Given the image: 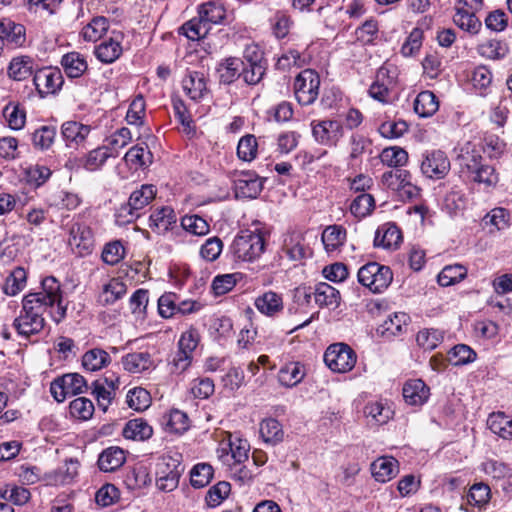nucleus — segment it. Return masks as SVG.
<instances>
[{"mask_svg": "<svg viewBox=\"0 0 512 512\" xmlns=\"http://www.w3.org/2000/svg\"><path fill=\"white\" fill-rule=\"evenodd\" d=\"M66 311L60 282L55 277L48 276L41 281L39 291L30 292L23 297L20 314L14 319L12 327L18 336L29 339L43 331L45 313L59 323L65 318Z\"/></svg>", "mask_w": 512, "mask_h": 512, "instance_id": "obj_1", "label": "nucleus"}, {"mask_svg": "<svg viewBox=\"0 0 512 512\" xmlns=\"http://www.w3.org/2000/svg\"><path fill=\"white\" fill-rule=\"evenodd\" d=\"M184 470L180 454L161 456L156 463V486L164 492L175 490Z\"/></svg>", "mask_w": 512, "mask_h": 512, "instance_id": "obj_2", "label": "nucleus"}, {"mask_svg": "<svg viewBox=\"0 0 512 512\" xmlns=\"http://www.w3.org/2000/svg\"><path fill=\"white\" fill-rule=\"evenodd\" d=\"M265 245L260 231L244 230L234 238L230 249L236 259L253 262L264 253Z\"/></svg>", "mask_w": 512, "mask_h": 512, "instance_id": "obj_3", "label": "nucleus"}, {"mask_svg": "<svg viewBox=\"0 0 512 512\" xmlns=\"http://www.w3.org/2000/svg\"><path fill=\"white\" fill-rule=\"evenodd\" d=\"M68 244L79 256L92 253L95 237L92 228L80 216L73 218L68 228Z\"/></svg>", "mask_w": 512, "mask_h": 512, "instance_id": "obj_4", "label": "nucleus"}, {"mask_svg": "<svg viewBox=\"0 0 512 512\" xmlns=\"http://www.w3.org/2000/svg\"><path fill=\"white\" fill-rule=\"evenodd\" d=\"M357 277L363 286L374 293H380L390 285L393 274L388 266L370 262L359 269Z\"/></svg>", "mask_w": 512, "mask_h": 512, "instance_id": "obj_5", "label": "nucleus"}, {"mask_svg": "<svg viewBox=\"0 0 512 512\" xmlns=\"http://www.w3.org/2000/svg\"><path fill=\"white\" fill-rule=\"evenodd\" d=\"M356 353L344 343L330 345L324 353V362L333 372L346 373L356 364Z\"/></svg>", "mask_w": 512, "mask_h": 512, "instance_id": "obj_6", "label": "nucleus"}, {"mask_svg": "<svg viewBox=\"0 0 512 512\" xmlns=\"http://www.w3.org/2000/svg\"><path fill=\"white\" fill-rule=\"evenodd\" d=\"M320 77L312 69L301 71L294 80V93L299 104L310 105L319 94Z\"/></svg>", "mask_w": 512, "mask_h": 512, "instance_id": "obj_7", "label": "nucleus"}, {"mask_svg": "<svg viewBox=\"0 0 512 512\" xmlns=\"http://www.w3.org/2000/svg\"><path fill=\"white\" fill-rule=\"evenodd\" d=\"M32 82L38 95L44 98L59 92L64 84V78L58 68L37 67Z\"/></svg>", "mask_w": 512, "mask_h": 512, "instance_id": "obj_8", "label": "nucleus"}, {"mask_svg": "<svg viewBox=\"0 0 512 512\" xmlns=\"http://www.w3.org/2000/svg\"><path fill=\"white\" fill-rule=\"evenodd\" d=\"M86 389V380L78 373L65 374L50 385V392L57 402H63L67 396L81 394Z\"/></svg>", "mask_w": 512, "mask_h": 512, "instance_id": "obj_9", "label": "nucleus"}, {"mask_svg": "<svg viewBox=\"0 0 512 512\" xmlns=\"http://www.w3.org/2000/svg\"><path fill=\"white\" fill-rule=\"evenodd\" d=\"M420 169L425 177L440 180L450 171V160L441 150L426 151L422 155Z\"/></svg>", "mask_w": 512, "mask_h": 512, "instance_id": "obj_10", "label": "nucleus"}, {"mask_svg": "<svg viewBox=\"0 0 512 512\" xmlns=\"http://www.w3.org/2000/svg\"><path fill=\"white\" fill-rule=\"evenodd\" d=\"M311 129L316 142L327 147L337 146L344 134L343 125L337 120H314Z\"/></svg>", "mask_w": 512, "mask_h": 512, "instance_id": "obj_11", "label": "nucleus"}, {"mask_svg": "<svg viewBox=\"0 0 512 512\" xmlns=\"http://www.w3.org/2000/svg\"><path fill=\"white\" fill-rule=\"evenodd\" d=\"M38 67L35 57L29 54H16L11 57L6 67L7 77L16 82L33 78Z\"/></svg>", "mask_w": 512, "mask_h": 512, "instance_id": "obj_12", "label": "nucleus"}, {"mask_svg": "<svg viewBox=\"0 0 512 512\" xmlns=\"http://www.w3.org/2000/svg\"><path fill=\"white\" fill-rule=\"evenodd\" d=\"M79 461L70 458L57 469L43 474V482L48 486H63L71 484L78 476Z\"/></svg>", "mask_w": 512, "mask_h": 512, "instance_id": "obj_13", "label": "nucleus"}, {"mask_svg": "<svg viewBox=\"0 0 512 512\" xmlns=\"http://www.w3.org/2000/svg\"><path fill=\"white\" fill-rule=\"evenodd\" d=\"M157 190L151 184H144L139 189L133 191L129 197L128 204L122 208L127 211L131 217H139V211L149 205L155 198Z\"/></svg>", "mask_w": 512, "mask_h": 512, "instance_id": "obj_14", "label": "nucleus"}, {"mask_svg": "<svg viewBox=\"0 0 512 512\" xmlns=\"http://www.w3.org/2000/svg\"><path fill=\"white\" fill-rule=\"evenodd\" d=\"M91 132L89 125L77 121H66L61 126V135L67 147L78 148L83 145Z\"/></svg>", "mask_w": 512, "mask_h": 512, "instance_id": "obj_15", "label": "nucleus"}, {"mask_svg": "<svg viewBox=\"0 0 512 512\" xmlns=\"http://www.w3.org/2000/svg\"><path fill=\"white\" fill-rule=\"evenodd\" d=\"M394 84V78L389 75V69L381 67L377 71L375 81L369 88V95L379 102L388 103Z\"/></svg>", "mask_w": 512, "mask_h": 512, "instance_id": "obj_16", "label": "nucleus"}, {"mask_svg": "<svg viewBox=\"0 0 512 512\" xmlns=\"http://www.w3.org/2000/svg\"><path fill=\"white\" fill-rule=\"evenodd\" d=\"M236 197L256 198L263 189L262 180L254 173H242L234 181Z\"/></svg>", "mask_w": 512, "mask_h": 512, "instance_id": "obj_17", "label": "nucleus"}, {"mask_svg": "<svg viewBox=\"0 0 512 512\" xmlns=\"http://www.w3.org/2000/svg\"><path fill=\"white\" fill-rule=\"evenodd\" d=\"M468 0H458L456 2V13L453 16L454 23L461 29L470 33H477L481 27V22L476 17L474 10L467 8Z\"/></svg>", "mask_w": 512, "mask_h": 512, "instance_id": "obj_18", "label": "nucleus"}, {"mask_svg": "<svg viewBox=\"0 0 512 512\" xmlns=\"http://www.w3.org/2000/svg\"><path fill=\"white\" fill-rule=\"evenodd\" d=\"M0 34L15 48H23L26 45V28L23 24L16 23L10 18L0 19Z\"/></svg>", "mask_w": 512, "mask_h": 512, "instance_id": "obj_19", "label": "nucleus"}, {"mask_svg": "<svg viewBox=\"0 0 512 512\" xmlns=\"http://www.w3.org/2000/svg\"><path fill=\"white\" fill-rule=\"evenodd\" d=\"M182 87L186 95L194 101L202 99L208 93L207 79L199 71H189L182 80Z\"/></svg>", "mask_w": 512, "mask_h": 512, "instance_id": "obj_20", "label": "nucleus"}, {"mask_svg": "<svg viewBox=\"0 0 512 512\" xmlns=\"http://www.w3.org/2000/svg\"><path fill=\"white\" fill-rule=\"evenodd\" d=\"M125 371L132 374H140L155 368L154 360L148 352H132L121 359Z\"/></svg>", "mask_w": 512, "mask_h": 512, "instance_id": "obj_21", "label": "nucleus"}, {"mask_svg": "<svg viewBox=\"0 0 512 512\" xmlns=\"http://www.w3.org/2000/svg\"><path fill=\"white\" fill-rule=\"evenodd\" d=\"M176 222V213L168 206L156 209L149 217V227L157 234L166 233Z\"/></svg>", "mask_w": 512, "mask_h": 512, "instance_id": "obj_22", "label": "nucleus"}, {"mask_svg": "<svg viewBox=\"0 0 512 512\" xmlns=\"http://www.w3.org/2000/svg\"><path fill=\"white\" fill-rule=\"evenodd\" d=\"M282 252L289 260L300 261L309 255L310 250L305 243L304 236L301 233L294 232L285 238Z\"/></svg>", "mask_w": 512, "mask_h": 512, "instance_id": "obj_23", "label": "nucleus"}, {"mask_svg": "<svg viewBox=\"0 0 512 512\" xmlns=\"http://www.w3.org/2000/svg\"><path fill=\"white\" fill-rule=\"evenodd\" d=\"M254 304L260 313L269 317L277 316L284 308L282 295L272 290L259 295Z\"/></svg>", "mask_w": 512, "mask_h": 512, "instance_id": "obj_24", "label": "nucleus"}, {"mask_svg": "<svg viewBox=\"0 0 512 512\" xmlns=\"http://www.w3.org/2000/svg\"><path fill=\"white\" fill-rule=\"evenodd\" d=\"M402 242V234L394 223H386L380 226L375 233L374 245L386 249H395Z\"/></svg>", "mask_w": 512, "mask_h": 512, "instance_id": "obj_25", "label": "nucleus"}, {"mask_svg": "<svg viewBox=\"0 0 512 512\" xmlns=\"http://www.w3.org/2000/svg\"><path fill=\"white\" fill-rule=\"evenodd\" d=\"M374 479L386 483L399 473V463L393 457H380L371 464Z\"/></svg>", "mask_w": 512, "mask_h": 512, "instance_id": "obj_26", "label": "nucleus"}, {"mask_svg": "<svg viewBox=\"0 0 512 512\" xmlns=\"http://www.w3.org/2000/svg\"><path fill=\"white\" fill-rule=\"evenodd\" d=\"M429 387L421 379L407 381L403 386V397L407 404L419 406L429 397Z\"/></svg>", "mask_w": 512, "mask_h": 512, "instance_id": "obj_27", "label": "nucleus"}, {"mask_svg": "<svg viewBox=\"0 0 512 512\" xmlns=\"http://www.w3.org/2000/svg\"><path fill=\"white\" fill-rule=\"evenodd\" d=\"M305 366L300 362H289L282 366L278 372V381L282 386L292 388L298 385L305 377Z\"/></svg>", "mask_w": 512, "mask_h": 512, "instance_id": "obj_28", "label": "nucleus"}, {"mask_svg": "<svg viewBox=\"0 0 512 512\" xmlns=\"http://www.w3.org/2000/svg\"><path fill=\"white\" fill-rule=\"evenodd\" d=\"M458 161L462 171L466 170L469 176L484 164L482 163V156L472 142H466L460 148Z\"/></svg>", "mask_w": 512, "mask_h": 512, "instance_id": "obj_29", "label": "nucleus"}, {"mask_svg": "<svg viewBox=\"0 0 512 512\" xmlns=\"http://www.w3.org/2000/svg\"><path fill=\"white\" fill-rule=\"evenodd\" d=\"M126 461L125 451L112 446L102 451L98 458V466L101 471L112 472L120 468Z\"/></svg>", "mask_w": 512, "mask_h": 512, "instance_id": "obj_30", "label": "nucleus"}, {"mask_svg": "<svg viewBox=\"0 0 512 512\" xmlns=\"http://www.w3.org/2000/svg\"><path fill=\"white\" fill-rule=\"evenodd\" d=\"M122 435L126 439L134 441H145L153 435V428L143 418H135L129 420L122 431Z\"/></svg>", "mask_w": 512, "mask_h": 512, "instance_id": "obj_31", "label": "nucleus"}, {"mask_svg": "<svg viewBox=\"0 0 512 512\" xmlns=\"http://www.w3.org/2000/svg\"><path fill=\"white\" fill-rule=\"evenodd\" d=\"M490 431L500 438L512 440V419L504 412H493L487 419Z\"/></svg>", "mask_w": 512, "mask_h": 512, "instance_id": "obj_32", "label": "nucleus"}, {"mask_svg": "<svg viewBox=\"0 0 512 512\" xmlns=\"http://www.w3.org/2000/svg\"><path fill=\"white\" fill-rule=\"evenodd\" d=\"M94 54L102 63L110 64L121 56L122 46L114 38L105 39L95 47Z\"/></svg>", "mask_w": 512, "mask_h": 512, "instance_id": "obj_33", "label": "nucleus"}, {"mask_svg": "<svg viewBox=\"0 0 512 512\" xmlns=\"http://www.w3.org/2000/svg\"><path fill=\"white\" fill-rule=\"evenodd\" d=\"M438 109V99L431 91L426 90L420 92L414 100V111L420 117H430L434 115Z\"/></svg>", "mask_w": 512, "mask_h": 512, "instance_id": "obj_34", "label": "nucleus"}, {"mask_svg": "<svg viewBox=\"0 0 512 512\" xmlns=\"http://www.w3.org/2000/svg\"><path fill=\"white\" fill-rule=\"evenodd\" d=\"M315 302L320 307L337 308L340 303V293L333 286L322 282L316 285L313 292Z\"/></svg>", "mask_w": 512, "mask_h": 512, "instance_id": "obj_35", "label": "nucleus"}, {"mask_svg": "<svg viewBox=\"0 0 512 512\" xmlns=\"http://www.w3.org/2000/svg\"><path fill=\"white\" fill-rule=\"evenodd\" d=\"M61 65L69 78H78L87 70V62L78 52H70L63 55Z\"/></svg>", "mask_w": 512, "mask_h": 512, "instance_id": "obj_36", "label": "nucleus"}, {"mask_svg": "<svg viewBox=\"0 0 512 512\" xmlns=\"http://www.w3.org/2000/svg\"><path fill=\"white\" fill-rule=\"evenodd\" d=\"M259 433L263 441L270 445H276L284 439L282 425L274 418L264 419L260 423Z\"/></svg>", "mask_w": 512, "mask_h": 512, "instance_id": "obj_37", "label": "nucleus"}, {"mask_svg": "<svg viewBox=\"0 0 512 512\" xmlns=\"http://www.w3.org/2000/svg\"><path fill=\"white\" fill-rule=\"evenodd\" d=\"M124 160L130 168L137 170L152 163V153L147 145H135L126 152Z\"/></svg>", "mask_w": 512, "mask_h": 512, "instance_id": "obj_38", "label": "nucleus"}, {"mask_svg": "<svg viewBox=\"0 0 512 512\" xmlns=\"http://www.w3.org/2000/svg\"><path fill=\"white\" fill-rule=\"evenodd\" d=\"M27 273L24 268L16 267L5 278L2 291L8 296H15L26 286Z\"/></svg>", "mask_w": 512, "mask_h": 512, "instance_id": "obj_39", "label": "nucleus"}, {"mask_svg": "<svg viewBox=\"0 0 512 512\" xmlns=\"http://www.w3.org/2000/svg\"><path fill=\"white\" fill-rule=\"evenodd\" d=\"M111 362L110 355L103 349L93 348L84 353L82 357V366L87 371H98Z\"/></svg>", "mask_w": 512, "mask_h": 512, "instance_id": "obj_40", "label": "nucleus"}, {"mask_svg": "<svg viewBox=\"0 0 512 512\" xmlns=\"http://www.w3.org/2000/svg\"><path fill=\"white\" fill-rule=\"evenodd\" d=\"M321 239L325 250L334 252L344 244L346 230L339 225H330L324 229Z\"/></svg>", "mask_w": 512, "mask_h": 512, "instance_id": "obj_41", "label": "nucleus"}, {"mask_svg": "<svg viewBox=\"0 0 512 512\" xmlns=\"http://www.w3.org/2000/svg\"><path fill=\"white\" fill-rule=\"evenodd\" d=\"M163 424L167 432L183 434L189 428V418L186 413L178 409H172L163 416Z\"/></svg>", "mask_w": 512, "mask_h": 512, "instance_id": "obj_42", "label": "nucleus"}, {"mask_svg": "<svg viewBox=\"0 0 512 512\" xmlns=\"http://www.w3.org/2000/svg\"><path fill=\"white\" fill-rule=\"evenodd\" d=\"M127 292V286L120 278H112L103 285L101 301L108 305L121 299Z\"/></svg>", "mask_w": 512, "mask_h": 512, "instance_id": "obj_43", "label": "nucleus"}, {"mask_svg": "<svg viewBox=\"0 0 512 512\" xmlns=\"http://www.w3.org/2000/svg\"><path fill=\"white\" fill-rule=\"evenodd\" d=\"M198 14L211 28L213 24H219L224 20L226 11L220 3L209 1L200 6Z\"/></svg>", "mask_w": 512, "mask_h": 512, "instance_id": "obj_44", "label": "nucleus"}, {"mask_svg": "<svg viewBox=\"0 0 512 512\" xmlns=\"http://www.w3.org/2000/svg\"><path fill=\"white\" fill-rule=\"evenodd\" d=\"M243 61L237 57L225 59L219 67L220 81L225 84L234 82L241 76Z\"/></svg>", "mask_w": 512, "mask_h": 512, "instance_id": "obj_45", "label": "nucleus"}, {"mask_svg": "<svg viewBox=\"0 0 512 512\" xmlns=\"http://www.w3.org/2000/svg\"><path fill=\"white\" fill-rule=\"evenodd\" d=\"M411 179L409 171L404 169H393L383 173L381 181L385 187L393 191L402 190Z\"/></svg>", "mask_w": 512, "mask_h": 512, "instance_id": "obj_46", "label": "nucleus"}, {"mask_svg": "<svg viewBox=\"0 0 512 512\" xmlns=\"http://www.w3.org/2000/svg\"><path fill=\"white\" fill-rule=\"evenodd\" d=\"M56 135V127L43 125L32 133L33 146L41 151L48 150L53 145Z\"/></svg>", "mask_w": 512, "mask_h": 512, "instance_id": "obj_47", "label": "nucleus"}, {"mask_svg": "<svg viewBox=\"0 0 512 512\" xmlns=\"http://www.w3.org/2000/svg\"><path fill=\"white\" fill-rule=\"evenodd\" d=\"M470 177L474 182L483 185L485 189L494 188L499 182V175L495 167L488 164H483Z\"/></svg>", "mask_w": 512, "mask_h": 512, "instance_id": "obj_48", "label": "nucleus"}, {"mask_svg": "<svg viewBox=\"0 0 512 512\" xmlns=\"http://www.w3.org/2000/svg\"><path fill=\"white\" fill-rule=\"evenodd\" d=\"M467 275V269L463 265L455 264L445 266L438 275V283L443 287L454 285L463 280Z\"/></svg>", "mask_w": 512, "mask_h": 512, "instance_id": "obj_49", "label": "nucleus"}, {"mask_svg": "<svg viewBox=\"0 0 512 512\" xmlns=\"http://www.w3.org/2000/svg\"><path fill=\"white\" fill-rule=\"evenodd\" d=\"M126 402L135 411H144L151 405L150 393L142 387H134L127 392Z\"/></svg>", "mask_w": 512, "mask_h": 512, "instance_id": "obj_50", "label": "nucleus"}, {"mask_svg": "<svg viewBox=\"0 0 512 512\" xmlns=\"http://www.w3.org/2000/svg\"><path fill=\"white\" fill-rule=\"evenodd\" d=\"M210 29L206 22L199 16L187 21L180 28L181 32L192 41L204 38L209 33Z\"/></svg>", "mask_w": 512, "mask_h": 512, "instance_id": "obj_51", "label": "nucleus"}, {"mask_svg": "<svg viewBox=\"0 0 512 512\" xmlns=\"http://www.w3.org/2000/svg\"><path fill=\"white\" fill-rule=\"evenodd\" d=\"M478 53L490 60H499L506 56L508 47L498 40H488L478 45Z\"/></svg>", "mask_w": 512, "mask_h": 512, "instance_id": "obj_52", "label": "nucleus"}, {"mask_svg": "<svg viewBox=\"0 0 512 512\" xmlns=\"http://www.w3.org/2000/svg\"><path fill=\"white\" fill-rule=\"evenodd\" d=\"M108 30V20L103 16L94 17L82 29V36L86 41H97Z\"/></svg>", "mask_w": 512, "mask_h": 512, "instance_id": "obj_53", "label": "nucleus"}, {"mask_svg": "<svg viewBox=\"0 0 512 512\" xmlns=\"http://www.w3.org/2000/svg\"><path fill=\"white\" fill-rule=\"evenodd\" d=\"M108 158L111 157L109 156L107 149H104L102 146H99L89 151L81 159V164L83 168L93 172L99 170L105 164Z\"/></svg>", "mask_w": 512, "mask_h": 512, "instance_id": "obj_54", "label": "nucleus"}, {"mask_svg": "<svg viewBox=\"0 0 512 512\" xmlns=\"http://www.w3.org/2000/svg\"><path fill=\"white\" fill-rule=\"evenodd\" d=\"M476 359V352L468 345H455L448 352V361L453 366H461L473 362Z\"/></svg>", "mask_w": 512, "mask_h": 512, "instance_id": "obj_55", "label": "nucleus"}, {"mask_svg": "<svg viewBox=\"0 0 512 512\" xmlns=\"http://www.w3.org/2000/svg\"><path fill=\"white\" fill-rule=\"evenodd\" d=\"M213 467L208 463L196 464L190 472V482L194 488H203L213 477Z\"/></svg>", "mask_w": 512, "mask_h": 512, "instance_id": "obj_56", "label": "nucleus"}, {"mask_svg": "<svg viewBox=\"0 0 512 512\" xmlns=\"http://www.w3.org/2000/svg\"><path fill=\"white\" fill-rule=\"evenodd\" d=\"M258 143L255 135L246 134L241 137L237 146V156L243 161L250 162L256 158Z\"/></svg>", "mask_w": 512, "mask_h": 512, "instance_id": "obj_57", "label": "nucleus"}, {"mask_svg": "<svg viewBox=\"0 0 512 512\" xmlns=\"http://www.w3.org/2000/svg\"><path fill=\"white\" fill-rule=\"evenodd\" d=\"M375 208V200L372 195L361 193L350 205L351 213L357 218H363L369 215Z\"/></svg>", "mask_w": 512, "mask_h": 512, "instance_id": "obj_58", "label": "nucleus"}, {"mask_svg": "<svg viewBox=\"0 0 512 512\" xmlns=\"http://www.w3.org/2000/svg\"><path fill=\"white\" fill-rule=\"evenodd\" d=\"M69 410L72 417L79 420H88L93 416L94 405L86 397H78L70 402Z\"/></svg>", "mask_w": 512, "mask_h": 512, "instance_id": "obj_59", "label": "nucleus"}, {"mask_svg": "<svg viewBox=\"0 0 512 512\" xmlns=\"http://www.w3.org/2000/svg\"><path fill=\"white\" fill-rule=\"evenodd\" d=\"M381 162L389 167H400L408 161V153L400 147H388L380 154Z\"/></svg>", "mask_w": 512, "mask_h": 512, "instance_id": "obj_60", "label": "nucleus"}, {"mask_svg": "<svg viewBox=\"0 0 512 512\" xmlns=\"http://www.w3.org/2000/svg\"><path fill=\"white\" fill-rule=\"evenodd\" d=\"M181 226L185 231L196 236L206 235L210 230L208 222L198 215H185L181 219Z\"/></svg>", "mask_w": 512, "mask_h": 512, "instance_id": "obj_61", "label": "nucleus"}, {"mask_svg": "<svg viewBox=\"0 0 512 512\" xmlns=\"http://www.w3.org/2000/svg\"><path fill=\"white\" fill-rule=\"evenodd\" d=\"M444 339V333L438 329H424L417 333L416 341L425 350L435 349Z\"/></svg>", "mask_w": 512, "mask_h": 512, "instance_id": "obj_62", "label": "nucleus"}, {"mask_svg": "<svg viewBox=\"0 0 512 512\" xmlns=\"http://www.w3.org/2000/svg\"><path fill=\"white\" fill-rule=\"evenodd\" d=\"M510 213L501 207L492 209L483 218L485 226H491L494 230H503L509 225Z\"/></svg>", "mask_w": 512, "mask_h": 512, "instance_id": "obj_63", "label": "nucleus"}, {"mask_svg": "<svg viewBox=\"0 0 512 512\" xmlns=\"http://www.w3.org/2000/svg\"><path fill=\"white\" fill-rule=\"evenodd\" d=\"M9 127L14 130H19L25 125L26 112L19 104L9 103L3 111Z\"/></svg>", "mask_w": 512, "mask_h": 512, "instance_id": "obj_64", "label": "nucleus"}]
</instances>
